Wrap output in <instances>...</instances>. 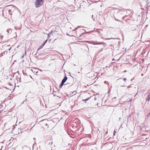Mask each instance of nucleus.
<instances>
[{
  "label": "nucleus",
  "mask_w": 150,
  "mask_h": 150,
  "mask_svg": "<svg viewBox=\"0 0 150 150\" xmlns=\"http://www.w3.org/2000/svg\"><path fill=\"white\" fill-rule=\"evenodd\" d=\"M46 126H47V124H46Z\"/></svg>",
  "instance_id": "nucleus-27"
},
{
  "label": "nucleus",
  "mask_w": 150,
  "mask_h": 150,
  "mask_svg": "<svg viewBox=\"0 0 150 150\" xmlns=\"http://www.w3.org/2000/svg\"><path fill=\"white\" fill-rule=\"evenodd\" d=\"M54 96H55V95H54Z\"/></svg>",
  "instance_id": "nucleus-28"
},
{
  "label": "nucleus",
  "mask_w": 150,
  "mask_h": 150,
  "mask_svg": "<svg viewBox=\"0 0 150 150\" xmlns=\"http://www.w3.org/2000/svg\"><path fill=\"white\" fill-rule=\"evenodd\" d=\"M47 41V40H45V41H44L43 42L42 44V45L41 46V47H43L44 46V45H45V44L46 43Z\"/></svg>",
  "instance_id": "nucleus-6"
},
{
  "label": "nucleus",
  "mask_w": 150,
  "mask_h": 150,
  "mask_svg": "<svg viewBox=\"0 0 150 150\" xmlns=\"http://www.w3.org/2000/svg\"><path fill=\"white\" fill-rule=\"evenodd\" d=\"M4 54V53L1 54H0V57H1Z\"/></svg>",
  "instance_id": "nucleus-10"
},
{
  "label": "nucleus",
  "mask_w": 150,
  "mask_h": 150,
  "mask_svg": "<svg viewBox=\"0 0 150 150\" xmlns=\"http://www.w3.org/2000/svg\"><path fill=\"white\" fill-rule=\"evenodd\" d=\"M4 54H7V51H5L4 52Z\"/></svg>",
  "instance_id": "nucleus-11"
},
{
  "label": "nucleus",
  "mask_w": 150,
  "mask_h": 150,
  "mask_svg": "<svg viewBox=\"0 0 150 150\" xmlns=\"http://www.w3.org/2000/svg\"><path fill=\"white\" fill-rule=\"evenodd\" d=\"M123 85H124V84H122V85H121V86H123Z\"/></svg>",
  "instance_id": "nucleus-25"
},
{
  "label": "nucleus",
  "mask_w": 150,
  "mask_h": 150,
  "mask_svg": "<svg viewBox=\"0 0 150 150\" xmlns=\"http://www.w3.org/2000/svg\"><path fill=\"white\" fill-rule=\"evenodd\" d=\"M50 38V35H49V34H48L47 35V38Z\"/></svg>",
  "instance_id": "nucleus-13"
},
{
  "label": "nucleus",
  "mask_w": 150,
  "mask_h": 150,
  "mask_svg": "<svg viewBox=\"0 0 150 150\" xmlns=\"http://www.w3.org/2000/svg\"><path fill=\"white\" fill-rule=\"evenodd\" d=\"M115 131L114 132V133H113V135H115Z\"/></svg>",
  "instance_id": "nucleus-16"
},
{
  "label": "nucleus",
  "mask_w": 150,
  "mask_h": 150,
  "mask_svg": "<svg viewBox=\"0 0 150 150\" xmlns=\"http://www.w3.org/2000/svg\"><path fill=\"white\" fill-rule=\"evenodd\" d=\"M11 47L9 49H8V50L10 51L11 50Z\"/></svg>",
  "instance_id": "nucleus-19"
},
{
  "label": "nucleus",
  "mask_w": 150,
  "mask_h": 150,
  "mask_svg": "<svg viewBox=\"0 0 150 150\" xmlns=\"http://www.w3.org/2000/svg\"><path fill=\"white\" fill-rule=\"evenodd\" d=\"M86 42H87L88 43H89V41H86Z\"/></svg>",
  "instance_id": "nucleus-20"
},
{
  "label": "nucleus",
  "mask_w": 150,
  "mask_h": 150,
  "mask_svg": "<svg viewBox=\"0 0 150 150\" xmlns=\"http://www.w3.org/2000/svg\"><path fill=\"white\" fill-rule=\"evenodd\" d=\"M132 101V98L130 99L129 100V102H131Z\"/></svg>",
  "instance_id": "nucleus-15"
},
{
  "label": "nucleus",
  "mask_w": 150,
  "mask_h": 150,
  "mask_svg": "<svg viewBox=\"0 0 150 150\" xmlns=\"http://www.w3.org/2000/svg\"><path fill=\"white\" fill-rule=\"evenodd\" d=\"M146 100L147 101H149L150 100V92L147 98L146 99Z\"/></svg>",
  "instance_id": "nucleus-5"
},
{
  "label": "nucleus",
  "mask_w": 150,
  "mask_h": 150,
  "mask_svg": "<svg viewBox=\"0 0 150 150\" xmlns=\"http://www.w3.org/2000/svg\"><path fill=\"white\" fill-rule=\"evenodd\" d=\"M104 82H105V83H108V82L107 81H105Z\"/></svg>",
  "instance_id": "nucleus-17"
},
{
  "label": "nucleus",
  "mask_w": 150,
  "mask_h": 150,
  "mask_svg": "<svg viewBox=\"0 0 150 150\" xmlns=\"http://www.w3.org/2000/svg\"><path fill=\"white\" fill-rule=\"evenodd\" d=\"M92 44L94 45L102 44L103 45V46L104 47H105L106 46V43H103V42H93L92 43Z\"/></svg>",
  "instance_id": "nucleus-2"
},
{
  "label": "nucleus",
  "mask_w": 150,
  "mask_h": 150,
  "mask_svg": "<svg viewBox=\"0 0 150 150\" xmlns=\"http://www.w3.org/2000/svg\"><path fill=\"white\" fill-rule=\"evenodd\" d=\"M103 48L102 49V50H101V51H102V50L103 49Z\"/></svg>",
  "instance_id": "nucleus-26"
},
{
  "label": "nucleus",
  "mask_w": 150,
  "mask_h": 150,
  "mask_svg": "<svg viewBox=\"0 0 150 150\" xmlns=\"http://www.w3.org/2000/svg\"><path fill=\"white\" fill-rule=\"evenodd\" d=\"M67 134H68V136H69V133H68V132H67Z\"/></svg>",
  "instance_id": "nucleus-18"
},
{
  "label": "nucleus",
  "mask_w": 150,
  "mask_h": 150,
  "mask_svg": "<svg viewBox=\"0 0 150 150\" xmlns=\"http://www.w3.org/2000/svg\"><path fill=\"white\" fill-rule=\"evenodd\" d=\"M43 3V0H36L35 2V6L38 8L41 6Z\"/></svg>",
  "instance_id": "nucleus-1"
},
{
  "label": "nucleus",
  "mask_w": 150,
  "mask_h": 150,
  "mask_svg": "<svg viewBox=\"0 0 150 150\" xmlns=\"http://www.w3.org/2000/svg\"><path fill=\"white\" fill-rule=\"evenodd\" d=\"M57 32V31H53V33H54V32Z\"/></svg>",
  "instance_id": "nucleus-22"
},
{
  "label": "nucleus",
  "mask_w": 150,
  "mask_h": 150,
  "mask_svg": "<svg viewBox=\"0 0 150 150\" xmlns=\"http://www.w3.org/2000/svg\"><path fill=\"white\" fill-rule=\"evenodd\" d=\"M65 63H64V65H63V67H63L64 66V64H65Z\"/></svg>",
  "instance_id": "nucleus-23"
},
{
  "label": "nucleus",
  "mask_w": 150,
  "mask_h": 150,
  "mask_svg": "<svg viewBox=\"0 0 150 150\" xmlns=\"http://www.w3.org/2000/svg\"><path fill=\"white\" fill-rule=\"evenodd\" d=\"M89 98H87V99H85V100H88V99H89Z\"/></svg>",
  "instance_id": "nucleus-14"
},
{
  "label": "nucleus",
  "mask_w": 150,
  "mask_h": 150,
  "mask_svg": "<svg viewBox=\"0 0 150 150\" xmlns=\"http://www.w3.org/2000/svg\"><path fill=\"white\" fill-rule=\"evenodd\" d=\"M117 81H122V78H120V79H118L117 80Z\"/></svg>",
  "instance_id": "nucleus-8"
},
{
  "label": "nucleus",
  "mask_w": 150,
  "mask_h": 150,
  "mask_svg": "<svg viewBox=\"0 0 150 150\" xmlns=\"http://www.w3.org/2000/svg\"><path fill=\"white\" fill-rule=\"evenodd\" d=\"M116 39V38H106V40H110V39Z\"/></svg>",
  "instance_id": "nucleus-7"
},
{
  "label": "nucleus",
  "mask_w": 150,
  "mask_h": 150,
  "mask_svg": "<svg viewBox=\"0 0 150 150\" xmlns=\"http://www.w3.org/2000/svg\"><path fill=\"white\" fill-rule=\"evenodd\" d=\"M3 35H1L0 36V39H1V41L3 38Z\"/></svg>",
  "instance_id": "nucleus-9"
},
{
  "label": "nucleus",
  "mask_w": 150,
  "mask_h": 150,
  "mask_svg": "<svg viewBox=\"0 0 150 150\" xmlns=\"http://www.w3.org/2000/svg\"><path fill=\"white\" fill-rule=\"evenodd\" d=\"M123 80L124 81H126L127 80V79L126 78H123Z\"/></svg>",
  "instance_id": "nucleus-12"
},
{
  "label": "nucleus",
  "mask_w": 150,
  "mask_h": 150,
  "mask_svg": "<svg viewBox=\"0 0 150 150\" xmlns=\"http://www.w3.org/2000/svg\"><path fill=\"white\" fill-rule=\"evenodd\" d=\"M141 75H142V76H143V74H142Z\"/></svg>",
  "instance_id": "nucleus-24"
},
{
  "label": "nucleus",
  "mask_w": 150,
  "mask_h": 150,
  "mask_svg": "<svg viewBox=\"0 0 150 150\" xmlns=\"http://www.w3.org/2000/svg\"><path fill=\"white\" fill-rule=\"evenodd\" d=\"M66 80L67 79V76H66Z\"/></svg>",
  "instance_id": "nucleus-21"
},
{
  "label": "nucleus",
  "mask_w": 150,
  "mask_h": 150,
  "mask_svg": "<svg viewBox=\"0 0 150 150\" xmlns=\"http://www.w3.org/2000/svg\"><path fill=\"white\" fill-rule=\"evenodd\" d=\"M133 86H134V85L133 84H132L128 86L127 87V88H135V87H134Z\"/></svg>",
  "instance_id": "nucleus-4"
},
{
  "label": "nucleus",
  "mask_w": 150,
  "mask_h": 150,
  "mask_svg": "<svg viewBox=\"0 0 150 150\" xmlns=\"http://www.w3.org/2000/svg\"><path fill=\"white\" fill-rule=\"evenodd\" d=\"M64 74L66 75L65 73ZM65 82H66V75L64 76L63 79L62 80L61 83L60 85V87L61 88L64 85Z\"/></svg>",
  "instance_id": "nucleus-3"
}]
</instances>
